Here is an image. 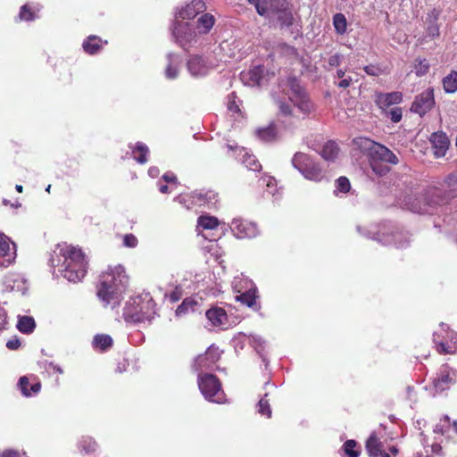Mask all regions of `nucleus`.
Listing matches in <instances>:
<instances>
[{
    "label": "nucleus",
    "mask_w": 457,
    "mask_h": 457,
    "mask_svg": "<svg viewBox=\"0 0 457 457\" xmlns=\"http://www.w3.org/2000/svg\"><path fill=\"white\" fill-rule=\"evenodd\" d=\"M387 117H389L390 120L395 123L399 122L403 117L402 109L400 107L392 108L391 110L388 111Z\"/></svg>",
    "instance_id": "obj_47"
},
{
    "label": "nucleus",
    "mask_w": 457,
    "mask_h": 457,
    "mask_svg": "<svg viewBox=\"0 0 457 457\" xmlns=\"http://www.w3.org/2000/svg\"><path fill=\"white\" fill-rule=\"evenodd\" d=\"M365 447L370 457H379L381 454L382 443L374 433L371 434L366 441Z\"/></svg>",
    "instance_id": "obj_28"
},
{
    "label": "nucleus",
    "mask_w": 457,
    "mask_h": 457,
    "mask_svg": "<svg viewBox=\"0 0 457 457\" xmlns=\"http://www.w3.org/2000/svg\"><path fill=\"white\" fill-rule=\"evenodd\" d=\"M231 229L238 238H251L255 237L257 228L255 225L244 220H233Z\"/></svg>",
    "instance_id": "obj_16"
},
{
    "label": "nucleus",
    "mask_w": 457,
    "mask_h": 457,
    "mask_svg": "<svg viewBox=\"0 0 457 457\" xmlns=\"http://www.w3.org/2000/svg\"><path fill=\"white\" fill-rule=\"evenodd\" d=\"M403 100L401 92L376 93L375 103L379 109L386 111L389 106L397 104Z\"/></svg>",
    "instance_id": "obj_18"
},
{
    "label": "nucleus",
    "mask_w": 457,
    "mask_h": 457,
    "mask_svg": "<svg viewBox=\"0 0 457 457\" xmlns=\"http://www.w3.org/2000/svg\"><path fill=\"white\" fill-rule=\"evenodd\" d=\"M445 184L450 190L448 192L439 190L443 193V196L445 198V204H446L450 198L454 197L453 192L457 190V174L451 173L447 175L445 179Z\"/></svg>",
    "instance_id": "obj_30"
},
{
    "label": "nucleus",
    "mask_w": 457,
    "mask_h": 457,
    "mask_svg": "<svg viewBox=\"0 0 457 457\" xmlns=\"http://www.w3.org/2000/svg\"><path fill=\"white\" fill-rule=\"evenodd\" d=\"M197 224L204 229H214L220 225L219 220L214 216L201 215L197 219Z\"/></svg>",
    "instance_id": "obj_36"
},
{
    "label": "nucleus",
    "mask_w": 457,
    "mask_h": 457,
    "mask_svg": "<svg viewBox=\"0 0 457 457\" xmlns=\"http://www.w3.org/2000/svg\"><path fill=\"white\" fill-rule=\"evenodd\" d=\"M292 165L305 179L316 182L325 178V172L310 156L303 153H296L292 159Z\"/></svg>",
    "instance_id": "obj_9"
},
{
    "label": "nucleus",
    "mask_w": 457,
    "mask_h": 457,
    "mask_svg": "<svg viewBox=\"0 0 457 457\" xmlns=\"http://www.w3.org/2000/svg\"><path fill=\"white\" fill-rule=\"evenodd\" d=\"M260 16L278 21L283 27L286 23V0H247Z\"/></svg>",
    "instance_id": "obj_8"
},
{
    "label": "nucleus",
    "mask_w": 457,
    "mask_h": 457,
    "mask_svg": "<svg viewBox=\"0 0 457 457\" xmlns=\"http://www.w3.org/2000/svg\"><path fill=\"white\" fill-rule=\"evenodd\" d=\"M138 240L133 234H126L123 237V245L126 247L134 248L137 245Z\"/></svg>",
    "instance_id": "obj_49"
},
{
    "label": "nucleus",
    "mask_w": 457,
    "mask_h": 457,
    "mask_svg": "<svg viewBox=\"0 0 457 457\" xmlns=\"http://www.w3.org/2000/svg\"><path fill=\"white\" fill-rule=\"evenodd\" d=\"M197 383L203 395L208 401L220 403L224 400L221 383L217 376L210 373H199Z\"/></svg>",
    "instance_id": "obj_10"
},
{
    "label": "nucleus",
    "mask_w": 457,
    "mask_h": 457,
    "mask_svg": "<svg viewBox=\"0 0 457 457\" xmlns=\"http://www.w3.org/2000/svg\"><path fill=\"white\" fill-rule=\"evenodd\" d=\"M451 428L450 418L445 415L438 424L436 425L434 432L437 434H445Z\"/></svg>",
    "instance_id": "obj_46"
},
{
    "label": "nucleus",
    "mask_w": 457,
    "mask_h": 457,
    "mask_svg": "<svg viewBox=\"0 0 457 457\" xmlns=\"http://www.w3.org/2000/svg\"><path fill=\"white\" fill-rule=\"evenodd\" d=\"M0 457H22L21 453L13 449H5L0 453Z\"/></svg>",
    "instance_id": "obj_52"
},
{
    "label": "nucleus",
    "mask_w": 457,
    "mask_h": 457,
    "mask_svg": "<svg viewBox=\"0 0 457 457\" xmlns=\"http://www.w3.org/2000/svg\"><path fill=\"white\" fill-rule=\"evenodd\" d=\"M240 77L245 85L249 87L261 86L264 77V67L262 65L254 66L246 71L241 72Z\"/></svg>",
    "instance_id": "obj_17"
},
{
    "label": "nucleus",
    "mask_w": 457,
    "mask_h": 457,
    "mask_svg": "<svg viewBox=\"0 0 457 457\" xmlns=\"http://www.w3.org/2000/svg\"><path fill=\"white\" fill-rule=\"evenodd\" d=\"M36 327L35 320L32 317L22 316L19 319L17 328L21 333L29 334L33 332Z\"/></svg>",
    "instance_id": "obj_34"
},
{
    "label": "nucleus",
    "mask_w": 457,
    "mask_h": 457,
    "mask_svg": "<svg viewBox=\"0 0 457 457\" xmlns=\"http://www.w3.org/2000/svg\"><path fill=\"white\" fill-rule=\"evenodd\" d=\"M363 70L368 75L374 77H378L383 73V70L376 64L366 65Z\"/></svg>",
    "instance_id": "obj_48"
},
{
    "label": "nucleus",
    "mask_w": 457,
    "mask_h": 457,
    "mask_svg": "<svg viewBox=\"0 0 457 457\" xmlns=\"http://www.w3.org/2000/svg\"><path fill=\"white\" fill-rule=\"evenodd\" d=\"M333 24L337 33L342 35L346 31L347 21L345 16L341 13H336L333 17Z\"/></svg>",
    "instance_id": "obj_39"
},
{
    "label": "nucleus",
    "mask_w": 457,
    "mask_h": 457,
    "mask_svg": "<svg viewBox=\"0 0 457 457\" xmlns=\"http://www.w3.org/2000/svg\"><path fill=\"white\" fill-rule=\"evenodd\" d=\"M287 86H290V91H287V98L293 104V108L287 104V116H305L312 110V104L304 89L295 80L287 79Z\"/></svg>",
    "instance_id": "obj_6"
},
{
    "label": "nucleus",
    "mask_w": 457,
    "mask_h": 457,
    "mask_svg": "<svg viewBox=\"0 0 457 457\" xmlns=\"http://www.w3.org/2000/svg\"><path fill=\"white\" fill-rule=\"evenodd\" d=\"M197 302L194 298L187 297L184 299L183 302L178 306L176 310V315L180 316L187 313L190 310L194 311Z\"/></svg>",
    "instance_id": "obj_38"
},
{
    "label": "nucleus",
    "mask_w": 457,
    "mask_h": 457,
    "mask_svg": "<svg viewBox=\"0 0 457 457\" xmlns=\"http://www.w3.org/2000/svg\"><path fill=\"white\" fill-rule=\"evenodd\" d=\"M220 359V352L217 346L212 345L204 353L199 354L194 363L195 370H212Z\"/></svg>",
    "instance_id": "obj_12"
},
{
    "label": "nucleus",
    "mask_w": 457,
    "mask_h": 457,
    "mask_svg": "<svg viewBox=\"0 0 457 457\" xmlns=\"http://www.w3.org/2000/svg\"><path fill=\"white\" fill-rule=\"evenodd\" d=\"M21 346V342L17 338L10 339L6 343V347L10 350H17Z\"/></svg>",
    "instance_id": "obj_56"
},
{
    "label": "nucleus",
    "mask_w": 457,
    "mask_h": 457,
    "mask_svg": "<svg viewBox=\"0 0 457 457\" xmlns=\"http://www.w3.org/2000/svg\"><path fill=\"white\" fill-rule=\"evenodd\" d=\"M18 386L24 396H31L32 395L37 394L41 389V383L36 382L33 385L29 386V378L26 376L21 377L18 382Z\"/></svg>",
    "instance_id": "obj_26"
},
{
    "label": "nucleus",
    "mask_w": 457,
    "mask_h": 457,
    "mask_svg": "<svg viewBox=\"0 0 457 457\" xmlns=\"http://www.w3.org/2000/svg\"><path fill=\"white\" fill-rule=\"evenodd\" d=\"M79 447L86 453H93L97 447V444L92 437H83L79 445Z\"/></svg>",
    "instance_id": "obj_40"
},
{
    "label": "nucleus",
    "mask_w": 457,
    "mask_h": 457,
    "mask_svg": "<svg viewBox=\"0 0 457 457\" xmlns=\"http://www.w3.org/2000/svg\"><path fill=\"white\" fill-rule=\"evenodd\" d=\"M353 82V78L348 76L346 78H342V79L337 84L338 87L347 88L351 86Z\"/></svg>",
    "instance_id": "obj_55"
},
{
    "label": "nucleus",
    "mask_w": 457,
    "mask_h": 457,
    "mask_svg": "<svg viewBox=\"0 0 457 457\" xmlns=\"http://www.w3.org/2000/svg\"><path fill=\"white\" fill-rule=\"evenodd\" d=\"M129 285V277L121 265L109 267L99 276L96 284V295L104 307L112 309L119 306L122 294Z\"/></svg>",
    "instance_id": "obj_1"
},
{
    "label": "nucleus",
    "mask_w": 457,
    "mask_h": 457,
    "mask_svg": "<svg viewBox=\"0 0 457 457\" xmlns=\"http://www.w3.org/2000/svg\"><path fill=\"white\" fill-rule=\"evenodd\" d=\"M237 96L235 92L230 93L228 96V110L234 115L242 116V112L239 104L237 102Z\"/></svg>",
    "instance_id": "obj_42"
},
{
    "label": "nucleus",
    "mask_w": 457,
    "mask_h": 457,
    "mask_svg": "<svg viewBox=\"0 0 457 457\" xmlns=\"http://www.w3.org/2000/svg\"><path fill=\"white\" fill-rule=\"evenodd\" d=\"M343 457H359L361 453L360 447H357L356 441L353 439L346 440L341 448Z\"/></svg>",
    "instance_id": "obj_31"
},
{
    "label": "nucleus",
    "mask_w": 457,
    "mask_h": 457,
    "mask_svg": "<svg viewBox=\"0 0 457 457\" xmlns=\"http://www.w3.org/2000/svg\"><path fill=\"white\" fill-rule=\"evenodd\" d=\"M390 453H392L394 455L398 453V448L396 446H391L389 448Z\"/></svg>",
    "instance_id": "obj_63"
},
{
    "label": "nucleus",
    "mask_w": 457,
    "mask_h": 457,
    "mask_svg": "<svg viewBox=\"0 0 457 457\" xmlns=\"http://www.w3.org/2000/svg\"><path fill=\"white\" fill-rule=\"evenodd\" d=\"M205 10L206 4L204 0H192L179 11V16L183 20H191Z\"/></svg>",
    "instance_id": "obj_19"
},
{
    "label": "nucleus",
    "mask_w": 457,
    "mask_h": 457,
    "mask_svg": "<svg viewBox=\"0 0 457 457\" xmlns=\"http://www.w3.org/2000/svg\"><path fill=\"white\" fill-rule=\"evenodd\" d=\"M176 42L184 49H187L196 40L197 34L188 23H179L173 29Z\"/></svg>",
    "instance_id": "obj_13"
},
{
    "label": "nucleus",
    "mask_w": 457,
    "mask_h": 457,
    "mask_svg": "<svg viewBox=\"0 0 457 457\" xmlns=\"http://www.w3.org/2000/svg\"><path fill=\"white\" fill-rule=\"evenodd\" d=\"M206 318L213 326H221L227 320V313L222 308H212L206 312Z\"/></svg>",
    "instance_id": "obj_24"
},
{
    "label": "nucleus",
    "mask_w": 457,
    "mask_h": 457,
    "mask_svg": "<svg viewBox=\"0 0 457 457\" xmlns=\"http://www.w3.org/2000/svg\"><path fill=\"white\" fill-rule=\"evenodd\" d=\"M93 347L100 352H106L113 345L112 338L106 334H97L92 342Z\"/></svg>",
    "instance_id": "obj_22"
},
{
    "label": "nucleus",
    "mask_w": 457,
    "mask_h": 457,
    "mask_svg": "<svg viewBox=\"0 0 457 457\" xmlns=\"http://www.w3.org/2000/svg\"><path fill=\"white\" fill-rule=\"evenodd\" d=\"M257 290L256 288H250L249 290L242 293L241 295L237 296V299L240 301L243 304L253 309L258 310L259 306L257 303Z\"/></svg>",
    "instance_id": "obj_27"
},
{
    "label": "nucleus",
    "mask_w": 457,
    "mask_h": 457,
    "mask_svg": "<svg viewBox=\"0 0 457 457\" xmlns=\"http://www.w3.org/2000/svg\"><path fill=\"white\" fill-rule=\"evenodd\" d=\"M152 303L140 296L130 298L123 309V319L126 322L138 323L152 318Z\"/></svg>",
    "instance_id": "obj_7"
},
{
    "label": "nucleus",
    "mask_w": 457,
    "mask_h": 457,
    "mask_svg": "<svg viewBox=\"0 0 457 457\" xmlns=\"http://www.w3.org/2000/svg\"><path fill=\"white\" fill-rule=\"evenodd\" d=\"M166 76L169 79H175L178 76V68L169 63L166 68Z\"/></svg>",
    "instance_id": "obj_53"
},
{
    "label": "nucleus",
    "mask_w": 457,
    "mask_h": 457,
    "mask_svg": "<svg viewBox=\"0 0 457 457\" xmlns=\"http://www.w3.org/2000/svg\"><path fill=\"white\" fill-rule=\"evenodd\" d=\"M436 334L434 333L433 335V337H434V343L437 345L436 346V349H437V352L440 353H452L451 350H449L447 347H446V345L444 343V342H438L437 341V338H436Z\"/></svg>",
    "instance_id": "obj_50"
},
{
    "label": "nucleus",
    "mask_w": 457,
    "mask_h": 457,
    "mask_svg": "<svg viewBox=\"0 0 457 457\" xmlns=\"http://www.w3.org/2000/svg\"><path fill=\"white\" fill-rule=\"evenodd\" d=\"M135 160L141 164L147 162V154H149L148 147L143 143L138 142L133 150Z\"/></svg>",
    "instance_id": "obj_37"
},
{
    "label": "nucleus",
    "mask_w": 457,
    "mask_h": 457,
    "mask_svg": "<svg viewBox=\"0 0 457 457\" xmlns=\"http://www.w3.org/2000/svg\"><path fill=\"white\" fill-rule=\"evenodd\" d=\"M342 60V55L339 54H336L331 55L328 60V63L330 67H337L340 65Z\"/></svg>",
    "instance_id": "obj_51"
},
{
    "label": "nucleus",
    "mask_w": 457,
    "mask_h": 457,
    "mask_svg": "<svg viewBox=\"0 0 457 457\" xmlns=\"http://www.w3.org/2000/svg\"><path fill=\"white\" fill-rule=\"evenodd\" d=\"M53 368V370L55 372V373H59V374H62V370L61 367L57 366V365H54L53 363L50 364Z\"/></svg>",
    "instance_id": "obj_61"
},
{
    "label": "nucleus",
    "mask_w": 457,
    "mask_h": 457,
    "mask_svg": "<svg viewBox=\"0 0 457 457\" xmlns=\"http://www.w3.org/2000/svg\"><path fill=\"white\" fill-rule=\"evenodd\" d=\"M320 154L326 161L333 162L339 154V147L335 141L329 140L323 145Z\"/></svg>",
    "instance_id": "obj_23"
},
{
    "label": "nucleus",
    "mask_w": 457,
    "mask_h": 457,
    "mask_svg": "<svg viewBox=\"0 0 457 457\" xmlns=\"http://www.w3.org/2000/svg\"><path fill=\"white\" fill-rule=\"evenodd\" d=\"M357 231L367 238L376 240L384 245H394L397 248L406 247L410 241L409 233L393 224H384L378 230H370L358 226Z\"/></svg>",
    "instance_id": "obj_5"
},
{
    "label": "nucleus",
    "mask_w": 457,
    "mask_h": 457,
    "mask_svg": "<svg viewBox=\"0 0 457 457\" xmlns=\"http://www.w3.org/2000/svg\"><path fill=\"white\" fill-rule=\"evenodd\" d=\"M266 186L268 187H271L276 186V179H273V178L269 177L267 181H266Z\"/></svg>",
    "instance_id": "obj_59"
},
{
    "label": "nucleus",
    "mask_w": 457,
    "mask_h": 457,
    "mask_svg": "<svg viewBox=\"0 0 457 457\" xmlns=\"http://www.w3.org/2000/svg\"><path fill=\"white\" fill-rule=\"evenodd\" d=\"M430 142L433 146L434 155L436 158L444 157L450 145L446 134L443 131L434 132L430 137Z\"/></svg>",
    "instance_id": "obj_15"
},
{
    "label": "nucleus",
    "mask_w": 457,
    "mask_h": 457,
    "mask_svg": "<svg viewBox=\"0 0 457 457\" xmlns=\"http://www.w3.org/2000/svg\"><path fill=\"white\" fill-rule=\"evenodd\" d=\"M445 198L438 188L427 190L421 195H410L403 198V208L419 214H433L438 206L445 204Z\"/></svg>",
    "instance_id": "obj_4"
},
{
    "label": "nucleus",
    "mask_w": 457,
    "mask_h": 457,
    "mask_svg": "<svg viewBox=\"0 0 457 457\" xmlns=\"http://www.w3.org/2000/svg\"><path fill=\"white\" fill-rule=\"evenodd\" d=\"M104 45H107L106 40H103L98 36L90 35L84 39L82 48L87 54L94 55L98 54Z\"/></svg>",
    "instance_id": "obj_20"
},
{
    "label": "nucleus",
    "mask_w": 457,
    "mask_h": 457,
    "mask_svg": "<svg viewBox=\"0 0 457 457\" xmlns=\"http://www.w3.org/2000/svg\"><path fill=\"white\" fill-rule=\"evenodd\" d=\"M215 24V18L211 13L202 14L196 21V29L199 34H208Z\"/></svg>",
    "instance_id": "obj_21"
},
{
    "label": "nucleus",
    "mask_w": 457,
    "mask_h": 457,
    "mask_svg": "<svg viewBox=\"0 0 457 457\" xmlns=\"http://www.w3.org/2000/svg\"><path fill=\"white\" fill-rule=\"evenodd\" d=\"M429 71V62L427 59L417 58L415 60L414 71L418 77L426 75Z\"/></svg>",
    "instance_id": "obj_41"
},
{
    "label": "nucleus",
    "mask_w": 457,
    "mask_h": 457,
    "mask_svg": "<svg viewBox=\"0 0 457 457\" xmlns=\"http://www.w3.org/2000/svg\"><path fill=\"white\" fill-rule=\"evenodd\" d=\"M257 412L266 418H270L271 409L270 405L269 394L265 393L263 396L259 400L257 405Z\"/></svg>",
    "instance_id": "obj_35"
},
{
    "label": "nucleus",
    "mask_w": 457,
    "mask_h": 457,
    "mask_svg": "<svg viewBox=\"0 0 457 457\" xmlns=\"http://www.w3.org/2000/svg\"><path fill=\"white\" fill-rule=\"evenodd\" d=\"M345 71H343V70H341V69H339V70H337V71H336V75H335V77H337V78H338V79H342V78H344V77H345Z\"/></svg>",
    "instance_id": "obj_60"
},
{
    "label": "nucleus",
    "mask_w": 457,
    "mask_h": 457,
    "mask_svg": "<svg viewBox=\"0 0 457 457\" xmlns=\"http://www.w3.org/2000/svg\"><path fill=\"white\" fill-rule=\"evenodd\" d=\"M353 143L362 153L370 155V165L373 171L377 174L385 175L389 171L387 167H378L377 161L388 162L393 165H396L399 162L398 157L389 148L368 137H357L353 140Z\"/></svg>",
    "instance_id": "obj_3"
},
{
    "label": "nucleus",
    "mask_w": 457,
    "mask_h": 457,
    "mask_svg": "<svg viewBox=\"0 0 457 457\" xmlns=\"http://www.w3.org/2000/svg\"><path fill=\"white\" fill-rule=\"evenodd\" d=\"M15 254V251L12 252L11 241L4 234L0 233V257H8L10 262Z\"/></svg>",
    "instance_id": "obj_32"
},
{
    "label": "nucleus",
    "mask_w": 457,
    "mask_h": 457,
    "mask_svg": "<svg viewBox=\"0 0 457 457\" xmlns=\"http://www.w3.org/2000/svg\"><path fill=\"white\" fill-rule=\"evenodd\" d=\"M350 189L351 184L346 177L342 176L336 180V190L334 191L335 195H337L338 192L347 193L350 191Z\"/></svg>",
    "instance_id": "obj_43"
},
{
    "label": "nucleus",
    "mask_w": 457,
    "mask_h": 457,
    "mask_svg": "<svg viewBox=\"0 0 457 457\" xmlns=\"http://www.w3.org/2000/svg\"><path fill=\"white\" fill-rule=\"evenodd\" d=\"M162 179L169 183L175 182L177 180V178L172 173H166L162 176Z\"/></svg>",
    "instance_id": "obj_58"
},
{
    "label": "nucleus",
    "mask_w": 457,
    "mask_h": 457,
    "mask_svg": "<svg viewBox=\"0 0 457 457\" xmlns=\"http://www.w3.org/2000/svg\"><path fill=\"white\" fill-rule=\"evenodd\" d=\"M159 190L163 193V194H166L169 192V187L167 185H162L159 188Z\"/></svg>",
    "instance_id": "obj_62"
},
{
    "label": "nucleus",
    "mask_w": 457,
    "mask_h": 457,
    "mask_svg": "<svg viewBox=\"0 0 457 457\" xmlns=\"http://www.w3.org/2000/svg\"><path fill=\"white\" fill-rule=\"evenodd\" d=\"M187 67L189 71L194 76H199L205 74L206 66L204 59L201 56H192L187 62Z\"/></svg>",
    "instance_id": "obj_25"
},
{
    "label": "nucleus",
    "mask_w": 457,
    "mask_h": 457,
    "mask_svg": "<svg viewBox=\"0 0 457 457\" xmlns=\"http://www.w3.org/2000/svg\"><path fill=\"white\" fill-rule=\"evenodd\" d=\"M257 137L265 142L272 141L278 135V129L275 122L270 123L266 128L258 129L256 130Z\"/></svg>",
    "instance_id": "obj_29"
},
{
    "label": "nucleus",
    "mask_w": 457,
    "mask_h": 457,
    "mask_svg": "<svg viewBox=\"0 0 457 457\" xmlns=\"http://www.w3.org/2000/svg\"><path fill=\"white\" fill-rule=\"evenodd\" d=\"M453 371L447 366H443L433 379L434 387L436 393L448 389L455 383Z\"/></svg>",
    "instance_id": "obj_14"
},
{
    "label": "nucleus",
    "mask_w": 457,
    "mask_h": 457,
    "mask_svg": "<svg viewBox=\"0 0 457 457\" xmlns=\"http://www.w3.org/2000/svg\"><path fill=\"white\" fill-rule=\"evenodd\" d=\"M435 104L434 89L428 87L415 96L411 106V112L422 117L428 112Z\"/></svg>",
    "instance_id": "obj_11"
},
{
    "label": "nucleus",
    "mask_w": 457,
    "mask_h": 457,
    "mask_svg": "<svg viewBox=\"0 0 457 457\" xmlns=\"http://www.w3.org/2000/svg\"><path fill=\"white\" fill-rule=\"evenodd\" d=\"M244 165L253 171H259L262 168L259 161L256 159L254 155L246 154L243 159Z\"/></svg>",
    "instance_id": "obj_44"
},
{
    "label": "nucleus",
    "mask_w": 457,
    "mask_h": 457,
    "mask_svg": "<svg viewBox=\"0 0 457 457\" xmlns=\"http://www.w3.org/2000/svg\"><path fill=\"white\" fill-rule=\"evenodd\" d=\"M50 260L52 266H61L60 271L69 281L77 283L87 272V261L81 248L67 244H59Z\"/></svg>",
    "instance_id": "obj_2"
},
{
    "label": "nucleus",
    "mask_w": 457,
    "mask_h": 457,
    "mask_svg": "<svg viewBox=\"0 0 457 457\" xmlns=\"http://www.w3.org/2000/svg\"><path fill=\"white\" fill-rule=\"evenodd\" d=\"M182 296V292L179 287H176L170 294V301L171 303H177L180 300Z\"/></svg>",
    "instance_id": "obj_54"
},
{
    "label": "nucleus",
    "mask_w": 457,
    "mask_h": 457,
    "mask_svg": "<svg viewBox=\"0 0 457 457\" xmlns=\"http://www.w3.org/2000/svg\"><path fill=\"white\" fill-rule=\"evenodd\" d=\"M451 427H453L454 432L457 434V420H454Z\"/></svg>",
    "instance_id": "obj_64"
},
{
    "label": "nucleus",
    "mask_w": 457,
    "mask_h": 457,
    "mask_svg": "<svg viewBox=\"0 0 457 457\" xmlns=\"http://www.w3.org/2000/svg\"><path fill=\"white\" fill-rule=\"evenodd\" d=\"M443 87L446 93L453 94L457 91V71H451L443 79Z\"/></svg>",
    "instance_id": "obj_33"
},
{
    "label": "nucleus",
    "mask_w": 457,
    "mask_h": 457,
    "mask_svg": "<svg viewBox=\"0 0 457 457\" xmlns=\"http://www.w3.org/2000/svg\"><path fill=\"white\" fill-rule=\"evenodd\" d=\"M19 18L25 21H33L36 18V13L29 4H24L21 7Z\"/></svg>",
    "instance_id": "obj_45"
},
{
    "label": "nucleus",
    "mask_w": 457,
    "mask_h": 457,
    "mask_svg": "<svg viewBox=\"0 0 457 457\" xmlns=\"http://www.w3.org/2000/svg\"><path fill=\"white\" fill-rule=\"evenodd\" d=\"M7 324V314L6 312L0 308V330L4 329L5 328V325Z\"/></svg>",
    "instance_id": "obj_57"
}]
</instances>
